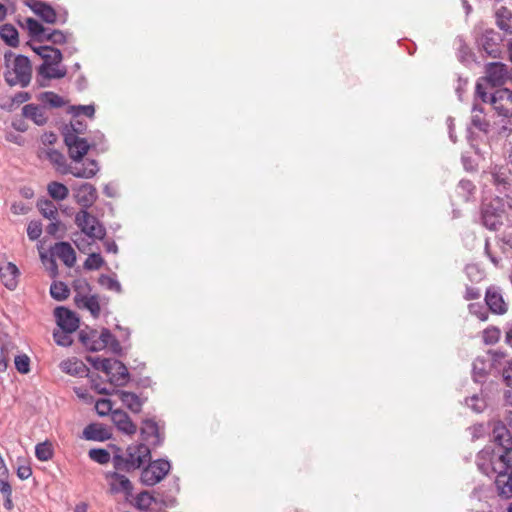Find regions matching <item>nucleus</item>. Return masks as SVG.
Segmentation results:
<instances>
[{"mask_svg":"<svg viewBox=\"0 0 512 512\" xmlns=\"http://www.w3.org/2000/svg\"><path fill=\"white\" fill-rule=\"evenodd\" d=\"M477 465L487 475L496 474L495 485L500 496L512 497V455L509 448L485 447L477 456Z\"/></svg>","mask_w":512,"mask_h":512,"instance_id":"obj_1","label":"nucleus"},{"mask_svg":"<svg viewBox=\"0 0 512 512\" xmlns=\"http://www.w3.org/2000/svg\"><path fill=\"white\" fill-rule=\"evenodd\" d=\"M150 449L144 444L130 445L125 455H115L112 459L116 470L130 471L150 461Z\"/></svg>","mask_w":512,"mask_h":512,"instance_id":"obj_2","label":"nucleus"},{"mask_svg":"<svg viewBox=\"0 0 512 512\" xmlns=\"http://www.w3.org/2000/svg\"><path fill=\"white\" fill-rule=\"evenodd\" d=\"M6 58L7 71L5 72V80L10 86L20 85L26 87L31 80L32 67L27 57L18 55L10 61Z\"/></svg>","mask_w":512,"mask_h":512,"instance_id":"obj_3","label":"nucleus"},{"mask_svg":"<svg viewBox=\"0 0 512 512\" xmlns=\"http://www.w3.org/2000/svg\"><path fill=\"white\" fill-rule=\"evenodd\" d=\"M505 217L504 205L499 198L483 204L482 223L489 230H498L503 225Z\"/></svg>","mask_w":512,"mask_h":512,"instance_id":"obj_4","label":"nucleus"},{"mask_svg":"<svg viewBox=\"0 0 512 512\" xmlns=\"http://www.w3.org/2000/svg\"><path fill=\"white\" fill-rule=\"evenodd\" d=\"M75 223L81 231L90 238L102 239L106 234L105 228L98 219L91 215L87 210H80L75 216Z\"/></svg>","mask_w":512,"mask_h":512,"instance_id":"obj_5","label":"nucleus"},{"mask_svg":"<svg viewBox=\"0 0 512 512\" xmlns=\"http://www.w3.org/2000/svg\"><path fill=\"white\" fill-rule=\"evenodd\" d=\"M80 130L75 128V124L71 122V128L64 135V140L68 146L70 157L79 161L89 150V144L86 139L79 137Z\"/></svg>","mask_w":512,"mask_h":512,"instance_id":"obj_6","label":"nucleus"},{"mask_svg":"<svg viewBox=\"0 0 512 512\" xmlns=\"http://www.w3.org/2000/svg\"><path fill=\"white\" fill-rule=\"evenodd\" d=\"M490 103L498 113V115L503 117H511L512 116V91L503 88L496 90L490 99Z\"/></svg>","mask_w":512,"mask_h":512,"instance_id":"obj_7","label":"nucleus"},{"mask_svg":"<svg viewBox=\"0 0 512 512\" xmlns=\"http://www.w3.org/2000/svg\"><path fill=\"white\" fill-rule=\"evenodd\" d=\"M58 326L67 333L75 332L79 327V319L74 312L65 308L57 307L54 311Z\"/></svg>","mask_w":512,"mask_h":512,"instance_id":"obj_8","label":"nucleus"},{"mask_svg":"<svg viewBox=\"0 0 512 512\" xmlns=\"http://www.w3.org/2000/svg\"><path fill=\"white\" fill-rule=\"evenodd\" d=\"M491 86H501L508 79L507 66L500 62L489 63L486 66V76L483 77Z\"/></svg>","mask_w":512,"mask_h":512,"instance_id":"obj_9","label":"nucleus"},{"mask_svg":"<svg viewBox=\"0 0 512 512\" xmlns=\"http://www.w3.org/2000/svg\"><path fill=\"white\" fill-rule=\"evenodd\" d=\"M485 302L493 314L503 315L508 311V305L502 294L495 287H489L485 293Z\"/></svg>","mask_w":512,"mask_h":512,"instance_id":"obj_10","label":"nucleus"},{"mask_svg":"<svg viewBox=\"0 0 512 512\" xmlns=\"http://www.w3.org/2000/svg\"><path fill=\"white\" fill-rule=\"evenodd\" d=\"M108 377L110 384L114 386H122L128 380V370L126 366L119 360L112 359L107 372L105 373Z\"/></svg>","mask_w":512,"mask_h":512,"instance_id":"obj_11","label":"nucleus"},{"mask_svg":"<svg viewBox=\"0 0 512 512\" xmlns=\"http://www.w3.org/2000/svg\"><path fill=\"white\" fill-rule=\"evenodd\" d=\"M74 199L86 210L96 201L97 190L92 184L83 183L75 189Z\"/></svg>","mask_w":512,"mask_h":512,"instance_id":"obj_12","label":"nucleus"},{"mask_svg":"<svg viewBox=\"0 0 512 512\" xmlns=\"http://www.w3.org/2000/svg\"><path fill=\"white\" fill-rule=\"evenodd\" d=\"M51 255L52 257L59 258L67 267H73L75 265V251L67 242L56 243L51 249Z\"/></svg>","mask_w":512,"mask_h":512,"instance_id":"obj_13","label":"nucleus"},{"mask_svg":"<svg viewBox=\"0 0 512 512\" xmlns=\"http://www.w3.org/2000/svg\"><path fill=\"white\" fill-rule=\"evenodd\" d=\"M0 277L4 286L9 290H14L18 285L19 270L12 262L0 265Z\"/></svg>","mask_w":512,"mask_h":512,"instance_id":"obj_14","label":"nucleus"},{"mask_svg":"<svg viewBox=\"0 0 512 512\" xmlns=\"http://www.w3.org/2000/svg\"><path fill=\"white\" fill-rule=\"evenodd\" d=\"M83 438L103 442L111 438V432L103 424L91 423L84 428Z\"/></svg>","mask_w":512,"mask_h":512,"instance_id":"obj_15","label":"nucleus"},{"mask_svg":"<svg viewBox=\"0 0 512 512\" xmlns=\"http://www.w3.org/2000/svg\"><path fill=\"white\" fill-rule=\"evenodd\" d=\"M109 480L110 488L113 492L116 493H125L127 495L131 494L133 486L130 480L117 472H113L107 475Z\"/></svg>","mask_w":512,"mask_h":512,"instance_id":"obj_16","label":"nucleus"},{"mask_svg":"<svg viewBox=\"0 0 512 512\" xmlns=\"http://www.w3.org/2000/svg\"><path fill=\"white\" fill-rule=\"evenodd\" d=\"M74 301L77 307L87 309L94 318L99 316L101 308L96 295H75Z\"/></svg>","mask_w":512,"mask_h":512,"instance_id":"obj_17","label":"nucleus"},{"mask_svg":"<svg viewBox=\"0 0 512 512\" xmlns=\"http://www.w3.org/2000/svg\"><path fill=\"white\" fill-rule=\"evenodd\" d=\"M112 421L120 431L127 435H133L137 431V427L131 421L130 417L121 410L112 412Z\"/></svg>","mask_w":512,"mask_h":512,"instance_id":"obj_18","label":"nucleus"},{"mask_svg":"<svg viewBox=\"0 0 512 512\" xmlns=\"http://www.w3.org/2000/svg\"><path fill=\"white\" fill-rule=\"evenodd\" d=\"M99 170L98 163L95 160H87L82 165H74L70 168V173L77 178L89 179L94 177Z\"/></svg>","mask_w":512,"mask_h":512,"instance_id":"obj_19","label":"nucleus"},{"mask_svg":"<svg viewBox=\"0 0 512 512\" xmlns=\"http://www.w3.org/2000/svg\"><path fill=\"white\" fill-rule=\"evenodd\" d=\"M141 482L147 486L156 485L160 482V460H154L142 470Z\"/></svg>","mask_w":512,"mask_h":512,"instance_id":"obj_20","label":"nucleus"},{"mask_svg":"<svg viewBox=\"0 0 512 512\" xmlns=\"http://www.w3.org/2000/svg\"><path fill=\"white\" fill-rule=\"evenodd\" d=\"M29 7L43 21L49 24H54L56 22L57 15L51 6L40 1H33L31 4H29Z\"/></svg>","mask_w":512,"mask_h":512,"instance_id":"obj_21","label":"nucleus"},{"mask_svg":"<svg viewBox=\"0 0 512 512\" xmlns=\"http://www.w3.org/2000/svg\"><path fill=\"white\" fill-rule=\"evenodd\" d=\"M60 367L63 372L73 376L83 377L88 375L87 366L77 358H69L62 361Z\"/></svg>","mask_w":512,"mask_h":512,"instance_id":"obj_22","label":"nucleus"},{"mask_svg":"<svg viewBox=\"0 0 512 512\" xmlns=\"http://www.w3.org/2000/svg\"><path fill=\"white\" fill-rule=\"evenodd\" d=\"M60 63L41 64L38 67V76L42 80L60 79L66 75V69L59 66Z\"/></svg>","mask_w":512,"mask_h":512,"instance_id":"obj_23","label":"nucleus"},{"mask_svg":"<svg viewBox=\"0 0 512 512\" xmlns=\"http://www.w3.org/2000/svg\"><path fill=\"white\" fill-rule=\"evenodd\" d=\"M33 50L43 59L42 64L61 63L63 58L61 51L51 46H35Z\"/></svg>","mask_w":512,"mask_h":512,"instance_id":"obj_24","label":"nucleus"},{"mask_svg":"<svg viewBox=\"0 0 512 512\" xmlns=\"http://www.w3.org/2000/svg\"><path fill=\"white\" fill-rule=\"evenodd\" d=\"M497 27L506 34L512 35V11L501 6L495 12Z\"/></svg>","mask_w":512,"mask_h":512,"instance_id":"obj_25","label":"nucleus"},{"mask_svg":"<svg viewBox=\"0 0 512 512\" xmlns=\"http://www.w3.org/2000/svg\"><path fill=\"white\" fill-rule=\"evenodd\" d=\"M117 395L119 396L123 405L130 409L132 412L137 413L141 410L142 401L135 393L128 391H117Z\"/></svg>","mask_w":512,"mask_h":512,"instance_id":"obj_26","label":"nucleus"},{"mask_svg":"<svg viewBox=\"0 0 512 512\" xmlns=\"http://www.w3.org/2000/svg\"><path fill=\"white\" fill-rule=\"evenodd\" d=\"M23 114L26 118L33 120L37 125H43L47 120L45 109L32 104L23 107Z\"/></svg>","mask_w":512,"mask_h":512,"instance_id":"obj_27","label":"nucleus"},{"mask_svg":"<svg viewBox=\"0 0 512 512\" xmlns=\"http://www.w3.org/2000/svg\"><path fill=\"white\" fill-rule=\"evenodd\" d=\"M47 192L56 201H63L69 195L68 187L57 181H52L47 185Z\"/></svg>","mask_w":512,"mask_h":512,"instance_id":"obj_28","label":"nucleus"},{"mask_svg":"<svg viewBox=\"0 0 512 512\" xmlns=\"http://www.w3.org/2000/svg\"><path fill=\"white\" fill-rule=\"evenodd\" d=\"M79 339L82 344L90 351H101L104 349V344L99 342V339L96 337L92 338V332L90 331H81L79 334Z\"/></svg>","mask_w":512,"mask_h":512,"instance_id":"obj_29","label":"nucleus"},{"mask_svg":"<svg viewBox=\"0 0 512 512\" xmlns=\"http://www.w3.org/2000/svg\"><path fill=\"white\" fill-rule=\"evenodd\" d=\"M0 37L12 47L18 45V31L17 29L10 24H4L0 27Z\"/></svg>","mask_w":512,"mask_h":512,"instance_id":"obj_30","label":"nucleus"},{"mask_svg":"<svg viewBox=\"0 0 512 512\" xmlns=\"http://www.w3.org/2000/svg\"><path fill=\"white\" fill-rule=\"evenodd\" d=\"M37 207L43 217L49 220H56L58 218V209L52 201L40 200Z\"/></svg>","mask_w":512,"mask_h":512,"instance_id":"obj_31","label":"nucleus"},{"mask_svg":"<svg viewBox=\"0 0 512 512\" xmlns=\"http://www.w3.org/2000/svg\"><path fill=\"white\" fill-rule=\"evenodd\" d=\"M141 435L144 440L149 441L151 438H158L159 427L153 420H145L141 426Z\"/></svg>","mask_w":512,"mask_h":512,"instance_id":"obj_32","label":"nucleus"},{"mask_svg":"<svg viewBox=\"0 0 512 512\" xmlns=\"http://www.w3.org/2000/svg\"><path fill=\"white\" fill-rule=\"evenodd\" d=\"M491 368V364L483 358H476L473 362V374L476 381L484 378Z\"/></svg>","mask_w":512,"mask_h":512,"instance_id":"obj_33","label":"nucleus"},{"mask_svg":"<svg viewBox=\"0 0 512 512\" xmlns=\"http://www.w3.org/2000/svg\"><path fill=\"white\" fill-rule=\"evenodd\" d=\"M89 458L101 465L108 464L111 461L110 453L103 448H93L88 452Z\"/></svg>","mask_w":512,"mask_h":512,"instance_id":"obj_34","label":"nucleus"},{"mask_svg":"<svg viewBox=\"0 0 512 512\" xmlns=\"http://www.w3.org/2000/svg\"><path fill=\"white\" fill-rule=\"evenodd\" d=\"M69 292L70 290L67 287V285L61 281L54 282L50 287L51 296L58 301H63L67 299L69 296Z\"/></svg>","mask_w":512,"mask_h":512,"instance_id":"obj_35","label":"nucleus"},{"mask_svg":"<svg viewBox=\"0 0 512 512\" xmlns=\"http://www.w3.org/2000/svg\"><path fill=\"white\" fill-rule=\"evenodd\" d=\"M26 26H27L29 33L33 37H37V38H39V40H43V38L47 32V29L39 21H37L33 18H28L26 20Z\"/></svg>","mask_w":512,"mask_h":512,"instance_id":"obj_36","label":"nucleus"},{"mask_svg":"<svg viewBox=\"0 0 512 512\" xmlns=\"http://www.w3.org/2000/svg\"><path fill=\"white\" fill-rule=\"evenodd\" d=\"M483 109L478 105L473 107L472 124L481 131H487L489 122L482 116Z\"/></svg>","mask_w":512,"mask_h":512,"instance_id":"obj_37","label":"nucleus"},{"mask_svg":"<svg viewBox=\"0 0 512 512\" xmlns=\"http://www.w3.org/2000/svg\"><path fill=\"white\" fill-rule=\"evenodd\" d=\"M35 455L40 461H48L53 457V448L49 442L39 443L35 447Z\"/></svg>","mask_w":512,"mask_h":512,"instance_id":"obj_38","label":"nucleus"},{"mask_svg":"<svg viewBox=\"0 0 512 512\" xmlns=\"http://www.w3.org/2000/svg\"><path fill=\"white\" fill-rule=\"evenodd\" d=\"M501 337V331L498 327L489 326L487 327L483 333L482 338L485 344L493 345L496 344Z\"/></svg>","mask_w":512,"mask_h":512,"instance_id":"obj_39","label":"nucleus"},{"mask_svg":"<svg viewBox=\"0 0 512 512\" xmlns=\"http://www.w3.org/2000/svg\"><path fill=\"white\" fill-rule=\"evenodd\" d=\"M104 264V259L99 253H91L84 262V268L86 270H99Z\"/></svg>","mask_w":512,"mask_h":512,"instance_id":"obj_40","label":"nucleus"},{"mask_svg":"<svg viewBox=\"0 0 512 512\" xmlns=\"http://www.w3.org/2000/svg\"><path fill=\"white\" fill-rule=\"evenodd\" d=\"M41 101L45 104L50 105L51 107H62L65 104V101L61 96L54 92H44L41 95Z\"/></svg>","mask_w":512,"mask_h":512,"instance_id":"obj_41","label":"nucleus"},{"mask_svg":"<svg viewBox=\"0 0 512 512\" xmlns=\"http://www.w3.org/2000/svg\"><path fill=\"white\" fill-rule=\"evenodd\" d=\"M86 360L96 369L104 373L107 372L108 367L112 361L110 358H101L98 356H88Z\"/></svg>","mask_w":512,"mask_h":512,"instance_id":"obj_42","label":"nucleus"},{"mask_svg":"<svg viewBox=\"0 0 512 512\" xmlns=\"http://www.w3.org/2000/svg\"><path fill=\"white\" fill-rule=\"evenodd\" d=\"M43 40L50 41L53 44L62 45L67 41V35L60 30H53L50 32L47 30Z\"/></svg>","mask_w":512,"mask_h":512,"instance_id":"obj_43","label":"nucleus"},{"mask_svg":"<svg viewBox=\"0 0 512 512\" xmlns=\"http://www.w3.org/2000/svg\"><path fill=\"white\" fill-rule=\"evenodd\" d=\"M17 371L21 374H27L30 371V358L26 354L18 355L14 360Z\"/></svg>","mask_w":512,"mask_h":512,"instance_id":"obj_44","label":"nucleus"},{"mask_svg":"<svg viewBox=\"0 0 512 512\" xmlns=\"http://www.w3.org/2000/svg\"><path fill=\"white\" fill-rule=\"evenodd\" d=\"M487 84V81L482 77L477 81L475 87L476 96L484 103L490 102L491 99V97L488 96Z\"/></svg>","mask_w":512,"mask_h":512,"instance_id":"obj_45","label":"nucleus"},{"mask_svg":"<svg viewBox=\"0 0 512 512\" xmlns=\"http://www.w3.org/2000/svg\"><path fill=\"white\" fill-rule=\"evenodd\" d=\"M95 409L100 416H106L112 411V402L110 399H100L95 403Z\"/></svg>","mask_w":512,"mask_h":512,"instance_id":"obj_46","label":"nucleus"},{"mask_svg":"<svg viewBox=\"0 0 512 512\" xmlns=\"http://www.w3.org/2000/svg\"><path fill=\"white\" fill-rule=\"evenodd\" d=\"M91 332L92 338L96 337L97 339H99V342H102V344H104V349L114 340L112 333L107 329H103L101 332L91 330Z\"/></svg>","mask_w":512,"mask_h":512,"instance_id":"obj_47","label":"nucleus"},{"mask_svg":"<svg viewBox=\"0 0 512 512\" xmlns=\"http://www.w3.org/2000/svg\"><path fill=\"white\" fill-rule=\"evenodd\" d=\"M42 234V225L38 221H31L27 227V235L30 240L38 239Z\"/></svg>","mask_w":512,"mask_h":512,"instance_id":"obj_48","label":"nucleus"},{"mask_svg":"<svg viewBox=\"0 0 512 512\" xmlns=\"http://www.w3.org/2000/svg\"><path fill=\"white\" fill-rule=\"evenodd\" d=\"M70 333H67L65 331H58L54 332L53 337L55 342L60 346H69L72 344V339L69 335Z\"/></svg>","mask_w":512,"mask_h":512,"instance_id":"obj_49","label":"nucleus"},{"mask_svg":"<svg viewBox=\"0 0 512 512\" xmlns=\"http://www.w3.org/2000/svg\"><path fill=\"white\" fill-rule=\"evenodd\" d=\"M73 288L76 292V295H88L90 291V285L84 279L76 280L73 284Z\"/></svg>","mask_w":512,"mask_h":512,"instance_id":"obj_50","label":"nucleus"},{"mask_svg":"<svg viewBox=\"0 0 512 512\" xmlns=\"http://www.w3.org/2000/svg\"><path fill=\"white\" fill-rule=\"evenodd\" d=\"M469 311L471 314L477 316L481 321H486L488 319V314L484 310V308L477 303H472L469 305Z\"/></svg>","mask_w":512,"mask_h":512,"instance_id":"obj_51","label":"nucleus"},{"mask_svg":"<svg viewBox=\"0 0 512 512\" xmlns=\"http://www.w3.org/2000/svg\"><path fill=\"white\" fill-rule=\"evenodd\" d=\"M502 375L507 386L512 387V361L506 362Z\"/></svg>","mask_w":512,"mask_h":512,"instance_id":"obj_52","label":"nucleus"},{"mask_svg":"<svg viewBox=\"0 0 512 512\" xmlns=\"http://www.w3.org/2000/svg\"><path fill=\"white\" fill-rule=\"evenodd\" d=\"M76 114H83L89 118H93L95 114V108L92 105L78 106L75 108Z\"/></svg>","mask_w":512,"mask_h":512,"instance_id":"obj_53","label":"nucleus"},{"mask_svg":"<svg viewBox=\"0 0 512 512\" xmlns=\"http://www.w3.org/2000/svg\"><path fill=\"white\" fill-rule=\"evenodd\" d=\"M32 475V469L29 465H20L17 469V476L21 480H26Z\"/></svg>","mask_w":512,"mask_h":512,"instance_id":"obj_54","label":"nucleus"},{"mask_svg":"<svg viewBox=\"0 0 512 512\" xmlns=\"http://www.w3.org/2000/svg\"><path fill=\"white\" fill-rule=\"evenodd\" d=\"M102 283L105 284L110 290H114L116 292H120L121 290L120 283L111 277L103 279Z\"/></svg>","mask_w":512,"mask_h":512,"instance_id":"obj_55","label":"nucleus"},{"mask_svg":"<svg viewBox=\"0 0 512 512\" xmlns=\"http://www.w3.org/2000/svg\"><path fill=\"white\" fill-rule=\"evenodd\" d=\"M48 157H49L51 162H53V163H55L57 165H62L64 163V157L58 151H55V150L49 151L48 152Z\"/></svg>","mask_w":512,"mask_h":512,"instance_id":"obj_56","label":"nucleus"},{"mask_svg":"<svg viewBox=\"0 0 512 512\" xmlns=\"http://www.w3.org/2000/svg\"><path fill=\"white\" fill-rule=\"evenodd\" d=\"M480 296H481V293H480L479 289L474 288V287H467L466 288L465 296H464V298L466 300L478 299V298H480Z\"/></svg>","mask_w":512,"mask_h":512,"instance_id":"obj_57","label":"nucleus"},{"mask_svg":"<svg viewBox=\"0 0 512 512\" xmlns=\"http://www.w3.org/2000/svg\"><path fill=\"white\" fill-rule=\"evenodd\" d=\"M60 227V222L58 218L56 220H52V222L47 226L46 231L50 235H56Z\"/></svg>","mask_w":512,"mask_h":512,"instance_id":"obj_58","label":"nucleus"},{"mask_svg":"<svg viewBox=\"0 0 512 512\" xmlns=\"http://www.w3.org/2000/svg\"><path fill=\"white\" fill-rule=\"evenodd\" d=\"M8 363H9V358L2 350L1 356H0V374L4 373L7 370Z\"/></svg>","mask_w":512,"mask_h":512,"instance_id":"obj_59","label":"nucleus"},{"mask_svg":"<svg viewBox=\"0 0 512 512\" xmlns=\"http://www.w3.org/2000/svg\"><path fill=\"white\" fill-rule=\"evenodd\" d=\"M11 210H12V212L14 214H24V213H26V207L22 203H20V204H16V203L13 204L11 206Z\"/></svg>","mask_w":512,"mask_h":512,"instance_id":"obj_60","label":"nucleus"},{"mask_svg":"<svg viewBox=\"0 0 512 512\" xmlns=\"http://www.w3.org/2000/svg\"><path fill=\"white\" fill-rule=\"evenodd\" d=\"M92 387L99 394L108 395L111 393V391L108 388L101 386L100 384L97 383H93Z\"/></svg>","mask_w":512,"mask_h":512,"instance_id":"obj_61","label":"nucleus"},{"mask_svg":"<svg viewBox=\"0 0 512 512\" xmlns=\"http://www.w3.org/2000/svg\"><path fill=\"white\" fill-rule=\"evenodd\" d=\"M161 469H162V480L164 479L165 475L169 472L170 470V463L164 459H162V466H161Z\"/></svg>","mask_w":512,"mask_h":512,"instance_id":"obj_62","label":"nucleus"},{"mask_svg":"<svg viewBox=\"0 0 512 512\" xmlns=\"http://www.w3.org/2000/svg\"><path fill=\"white\" fill-rule=\"evenodd\" d=\"M74 512H87V504L79 503L75 506Z\"/></svg>","mask_w":512,"mask_h":512,"instance_id":"obj_63","label":"nucleus"},{"mask_svg":"<svg viewBox=\"0 0 512 512\" xmlns=\"http://www.w3.org/2000/svg\"><path fill=\"white\" fill-rule=\"evenodd\" d=\"M50 269L52 271V275L55 276L57 274V265L53 258L49 260Z\"/></svg>","mask_w":512,"mask_h":512,"instance_id":"obj_64","label":"nucleus"}]
</instances>
